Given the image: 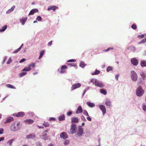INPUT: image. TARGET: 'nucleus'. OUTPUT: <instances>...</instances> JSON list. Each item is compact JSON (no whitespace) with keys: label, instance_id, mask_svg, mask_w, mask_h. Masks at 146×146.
Segmentation results:
<instances>
[{"label":"nucleus","instance_id":"nucleus-1","mask_svg":"<svg viewBox=\"0 0 146 146\" xmlns=\"http://www.w3.org/2000/svg\"><path fill=\"white\" fill-rule=\"evenodd\" d=\"M20 128V122H15L10 126V129L11 131H15L18 130Z\"/></svg>","mask_w":146,"mask_h":146},{"label":"nucleus","instance_id":"nucleus-2","mask_svg":"<svg viewBox=\"0 0 146 146\" xmlns=\"http://www.w3.org/2000/svg\"><path fill=\"white\" fill-rule=\"evenodd\" d=\"M90 82L93 83L96 86L102 88L104 86V85L101 82L93 78L91 79Z\"/></svg>","mask_w":146,"mask_h":146},{"label":"nucleus","instance_id":"nucleus-3","mask_svg":"<svg viewBox=\"0 0 146 146\" xmlns=\"http://www.w3.org/2000/svg\"><path fill=\"white\" fill-rule=\"evenodd\" d=\"M144 91L142 89L141 86H139L137 89L136 91V94L138 96H141L144 94Z\"/></svg>","mask_w":146,"mask_h":146},{"label":"nucleus","instance_id":"nucleus-4","mask_svg":"<svg viewBox=\"0 0 146 146\" xmlns=\"http://www.w3.org/2000/svg\"><path fill=\"white\" fill-rule=\"evenodd\" d=\"M76 125L74 123H72L70 126V128L69 133L71 134H73L75 133L76 132Z\"/></svg>","mask_w":146,"mask_h":146},{"label":"nucleus","instance_id":"nucleus-5","mask_svg":"<svg viewBox=\"0 0 146 146\" xmlns=\"http://www.w3.org/2000/svg\"><path fill=\"white\" fill-rule=\"evenodd\" d=\"M131 76L132 81L136 82L137 80V73L134 71L131 72Z\"/></svg>","mask_w":146,"mask_h":146},{"label":"nucleus","instance_id":"nucleus-6","mask_svg":"<svg viewBox=\"0 0 146 146\" xmlns=\"http://www.w3.org/2000/svg\"><path fill=\"white\" fill-rule=\"evenodd\" d=\"M25 113L23 112H19L17 113H14L13 114V116L17 117H23L25 115Z\"/></svg>","mask_w":146,"mask_h":146},{"label":"nucleus","instance_id":"nucleus-7","mask_svg":"<svg viewBox=\"0 0 146 146\" xmlns=\"http://www.w3.org/2000/svg\"><path fill=\"white\" fill-rule=\"evenodd\" d=\"M81 86V84L80 83H77L72 85L71 88V90H72L76 89L80 87Z\"/></svg>","mask_w":146,"mask_h":146},{"label":"nucleus","instance_id":"nucleus-8","mask_svg":"<svg viewBox=\"0 0 146 146\" xmlns=\"http://www.w3.org/2000/svg\"><path fill=\"white\" fill-rule=\"evenodd\" d=\"M99 107L102 111L103 114L104 115L106 113V109L105 106L103 105H99Z\"/></svg>","mask_w":146,"mask_h":146},{"label":"nucleus","instance_id":"nucleus-9","mask_svg":"<svg viewBox=\"0 0 146 146\" xmlns=\"http://www.w3.org/2000/svg\"><path fill=\"white\" fill-rule=\"evenodd\" d=\"M67 67L66 66L64 65L62 66L60 68V70L59 73L60 74L64 73L65 72V70L67 68Z\"/></svg>","mask_w":146,"mask_h":146},{"label":"nucleus","instance_id":"nucleus-10","mask_svg":"<svg viewBox=\"0 0 146 146\" xmlns=\"http://www.w3.org/2000/svg\"><path fill=\"white\" fill-rule=\"evenodd\" d=\"M83 130L81 127H79L77 133V134L79 136H81L83 133Z\"/></svg>","mask_w":146,"mask_h":146},{"label":"nucleus","instance_id":"nucleus-11","mask_svg":"<svg viewBox=\"0 0 146 146\" xmlns=\"http://www.w3.org/2000/svg\"><path fill=\"white\" fill-rule=\"evenodd\" d=\"M60 137L64 139H66L68 137V135L65 132H63L61 133L60 135Z\"/></svg>","mask_w":146,"mask_h":146},{"label":"nucleus","instance_id":"nucleus-12","mask_svg":"<svg viewBox=\"0 0 146 146\" xmlns=\"http://www.w3.org/2000/svg\"><path fill=\"white\" fill-rule=\"evenodd\" d=\"M131 61V63L134 66H137L138 64V61L137 59L135 58L132 59Z\"/></svg>","mask_w":146,"mask_h":146},{"label":"nucleus","instance_id":"nucleus-13","mask_svg":"<svg viewBox=\"0 0 146 146\" xmlns=\"http://www.w3.org/2000/svg\"><path fill=\"white\" fill-rule=\"evenodd\" d=\"M71 121L73 123H78L79 122V119L78 117H74L71 119Z\"/></svg>","mask_w":146,"mask_h":146},{"label":"nucleus","instance_id":"nucleus-14","mask_svg":"<svg viewBox=\"0 0 146 146\" xmlns=\"http://www.w3.org/2000/svg\"><path fill=\"white\" fill-rule=\"evenodd\" d=\"M58 7L56 6H49L48 7L47 10L49 11L50 10H52L55 11V10L58 9Z\"/></svg>","mask_w":146,"mask_h":146},{"label":"nucleus","instance_id":"nucleus-15","mask_svg":"<svg viewBox=\"0 0 146 146\" xmlns=\"http://www.w3.org/2000/svg\"><path fill=\"white\" fill-rule=\"evenodd\" d=\"M36 135L34 133H31L26 136V138L27 139H33L35 138Z\"/></svg>","mask_w":146,"mask_h":146},{"label":"nucleus","instance_id":"nucleus-16","mask_svg":"<svg viewBox=\"0 0 146 146\" xmlns=\"http://www.w3.org/2000/svg\"><path fill=\"white\" fill-rule=\"evenodd\" d=\"M14 120V119L13 117H9L7 118L6 120L4 122L5 123H7L10 122Z\"/></svg>","mask_w":146,"mask_h":146},{"label":"nucleus","instance_id":"nucleus-17","mask_svg":"<svg viewBox=\"0 0 146 146\" xmlns=\"http://www.w3.org/2000/svg\"><path fill=\"white\" fill-rule=\"evenodd\" d=\"M24 122L26 124H31L33 123L34 122V121L32 119H28L24 120Z\"/></svg>","mask_w":146,"mask_h":146},{"label":"nucleus","instance_id":"nucleus-18","mask_svg":"<svg viewBox=\"0 0 146 146\" xmlns=\"http://www.w3.org/2000/svg\"><path fill=\"white\" fill-rule=\"evenodd\" d=\"M82 111L83 110L81 107V106H79L78 108L76 113V114L80 113L82 112Z\"/></svg>","mask_w":146,"mask_h":146},{"label":"nucleus","instance_id":"nucleus-19","mask_svg":"<svg viewBox=\"0 0 146 146\" xmlns=\"http://www.w3.org/2000/svg\"><path fill=\"white\" fill-rule=\"evenodd\" d=\"M38 10L37 9H34L31 10L29 14V15L34 14L35 13L38 12Z\"/></svg>","mask_w":146,"mask_h":146},{"label":"nucleus","instance_id":"nucleus-20","mask_svg":"<svg viewBox=\"0 0 146 146\" xmlns=\"http://www.w3.org/2000/svg\"><path fill=\"white\" fill-rule=\"evenodd\" d=\"M15 6H13L11 7V9H9L6 11V13L7 14L10 13L14 10V9L15 8Z\"/></svg>","mask_w":146,"mask_h":146},{"label":"nucleus","instance_id":"nucleus-21","mask_svg":"<svg viewBox=\"0 0 146 146\" xmlns=\"http://www.w3.org/2000/svg\"><path fill=\"white\" fill-rule=\"evenodd\" d=\"M65 117L64 114H62L59 116L58 118L59 121H62L65 120Z\"/></svg>","mask_w":146,"mask_h":146},{"label":"nucleus","instance_id":"nucleus-22","mask_svg":"<svg viewBox=\"0 0 146 146\" xmlns=\"http://www.w3.org/2000/svg\"><path fill=\"white\" fill-rule=\"evenodd\" d=\"M90 107H93L95 106V104L90 102H88L86 103Z\"/></svg>","mask_w":146,"mask_h":146},{"label":"nucleus","instance_id":"nucleus-23","mask_svg":"<svg viewBox=\"0 0 146 146\" xmlns=\"http://www.w3.org/2000/svg\"><path fill=\"white\" fill-rule=\"evenodd\" d=\"M140 64L142 67H146V61L143 60L141 61Z\"/></svg>","mask_w":146,"mask_h":146},{"label":"nucleus","instance_id":"nucleus-24","mask_svg":"<svg viewBox=\"0 0 146 146\" xmlns=\"http://www.w3.org/2000/svg\"><path fill=\"white\" fill-rule=\"evenodd\" d=\"M31 70V68H30L29 66L28 67H25L22 70V71H30Z\"/></svg>","mask_w":146,"mask_h":146},{"label":"nucleus","instance_id":"nucleus-25","mask_svg":"<svg viewBox=\"0 0 146 146\" xmlns=\"http://www.w3.org/2000/svg\"><path fill=\"white\" fill-rule=\"evenodd\" d=\"M27 18H26L24 19H20V23L22 24V25H24L25 24V23L26 21L27 20Z\"/></svg>","mask_w":146,"mask_h":146},{"label":"nucleus","instance_id":"nucleus-26","mask_svg":"<svg viewBox=\"0 0 146 146\" xmlns=\"http://www.w3.org/2000/svg\"><path fill=\"white\" fill-rule=\"evenodd\" d=\"M6 86L9 88H11L14 89H16V88L15 87L13 86L12 85H11L9 84H7L6 85Z\"/></svg>","mask_w":146,"mask_h":146},{"label":"nucleus","instance_id":"nucleus-27","mask_svg":"<svg viewBox=\"0 0 146 146\" xmlns=\"http://www.w3.org/2000/svg\"><path fill=\"white\" fill-rule=\"evenodd\" d=\"M15 140V139H12L9 140L7 143V144L10 146H11L12 143Z\"/></svg>","mask_w":146,"mask_h":146},{"label":"nucleus","instance_id":"nucleus-28","mask_svg":"<svg viewBox=\"0 0 146 146\" xmlns=\"http://www.w3.org/2000/svg\"><path fill=\"white\" fill-rule=\"evenodd\" d=\"M100 71L97 70H96L95 71V72L92 73V74L93 75H97L100 74Z\"/></svg>","mask_w":146,"mask_h":146},{"label":"nucleus","instance_id":"nucleus-29","mask_svg":"<svg viewBox=\"0 0 146 146\" xmlns=\"http://www.w3.org/2000/svg\"><path fill=\"white\" fill-rule=\"evenodd\" d=\"M105 104L106 105L110 106H111V102L109 100H107L105 102Z\"/></svg>","mask_w":146,"mask_h":146},{"label":"nucleus","instance_id":"nucleus-30","mask_svg":"<svg viewBox=\"0 0 146 146\" xmlns=\"http://www.w3.org/2000/svg\"><path fill=\"white\" fill-rule=\"evenodd\" d=\"M140 74L141 77H142L143 79V80H144L145 79L146 76L145 73H144L143 72H142L140 73Z\"/></svg>","mask_w":146,"mask_h":146},{"label":"nucleus","instance_id":"nucleus-31","mask_svg":"<svg viewBox=\"0 0 146 146\" xmlns=\"http://www.w3.org/2000/svg\"><path fill=\"white\" fill-rule=\"evenodd\" d=\"M44 50H42L40 53V55L38 59H40L42 56L44 54Z\"/></svg>","mask_w":146,"mask_h":146},{"label":"nucleus","instance_id":"nucleus-32","mask_svg":"<svg viewBox=\"0 0 146 146\" xmlns=\"http://www.w3.org/2000/svg\"><path fill=\"white\" fill-rule=\"evenodd\" d=\"M23 44H22L19 48L15 50L13 52V53H15L18 52L19 50H20L21 48H22V46H23Z\"/></svg>","mask_w":146,"mask_h":146},{"label":"nucleus","instance_id":"nucleus-33","mask_svg":"<svg viewBox=\"0 0 146 146\" xmlns=\"http://www.w3.org/2000/svg\"><path fill=\"white\" fill-rule=\"evenodd\" d=\"M100 92L101 93L104 94L106 95L107 94L106 90L104 89H101L100 90Z\"/></svg>","mask_w":146,"mask_h":146},{"label":"nucleus","instance_id":"nucleus-34","mask_svg":"<svg viewBox=\"0 0 146 146\" xmlns=\"http://www.w3.org/2000/svg\"><path fill=\"white\" fill-rule=\"evenodd\" d=\"M86 64L84 62H82L80 64V66L82 68H84L86 66Z\"/></svg>","mask_w":146,"mask_h":146},{"label":"nucleus","instance_id":"nucleus-35","mask_svg":"<svg viewBox=\"0 0 146 146\" xmlns=\"http://www.w3.org/2000/svg\"><path fill=\"white\" fill-rule=\"evenodd\" d=\"M7 26L5 25L1 29H0V32H3L7 28Z\"/></svg>","mask_w":146,"mask_h":146},{"label":"nucleus","instance_id":"nucleus-36","mask_svg":"<svg viewBox=\"0 0 146 146\" xmlns=\"http://www.w3.org/2000/svg\"><path fill=\"white\" fill-rule=\"evenodd\" d=\"M29 66L30 67V68H31V67L34 68L35 66V63H32L29 64Z\"/></svg>","mask_w":146,"mask_h":146},{"label":"nucleus","instance_id":"nucleus-37","mask_svg":"<svg viewBox=\"0 0 146 146\" xmlns=\"http://www.w3.org/2000/svg\"><path fill=\"white\" fill-rule=\"evenodd\" d=\"M27 74L26 72H22L19 74V76L20 77H21L23 76H25Z\"/></svg>","mask_w":146,"mask_h":146},{"label":"nucleus","instance_id":"nucleus-38","mask_svg":"<svg viewBox=\"0 0 146 146\" xmlns=\"http://www.w3.org/2000/svg\"><path fill=\"white\" fill-rule=\"evenodd\" d=\"M67 64L68 65H70L71 66H73L74 67H76L77 66L76 64H75L74 63H67Z\"/></svg>","mask_w":146,"mask_h":146},{"label":"nucleus","instance_id":"nucleus-39","mask_svg":"<svg viewBox=\"0 0 146 146\" xmlns=\"http://www.w3.org/2000/svg\"><path fill=\"white\" fill-rule=\"evenodd\" d=\"M112 70V67L110 66H108L107 69V71L108 72H109L110 70Z\"/></svg>","mask_w":146,"mask_h":146},{"label":"nucleus","instance_id":"nucleus-40","mask_svg":"<svg viewBox=\"0 0 146 146\" xmlns=\"http://www.w3.org/2000/svg\"><path fill=\"white\" fill-rule=\"evenodd\" d=\"M131 28L133 29H136L137 28V27L135 24L132 25L131 26Z\"/></svg>","mask_w":146,"mask_h":146},{"label":"nucleus","instance_id":"nucleus-41","mask_svg":"<svg viewBox=\"0 0 146 146\" xmlns=\"http://www.w3.org/2000/svg\"><path fill=\"white\" fill-rule=\"evenodd\" d=\"M43 125L45 127H47L49 125V124L48 122H45L43 123Z\"/></svg>","mask_w":146,"mask_h":146},{"label":"nucleus","instance_id":"nucleus-42","mask_svg":"<svg viewBox=\"0 0 146 146\" xmlns=\"http://www.w3.org/2000/svg\"><path fill=\"white\" fill-rule=\"evenodd\" d=\"M146 42V38L140 41L139 43H143Z\"/></svg>","mask_w":146,"mask_h":146},{"label":"nucleus","instance_id":"nucleus-43","mask_svg":"<svg viewBox=\"0 0 146 146\" xmlns=\"http://www.w3.org/2000/svg\"><path fill=\"white\" fill-rule=\"evenodd\" d=\"M42 18L40 16H38L36 18V20L38 21H40L42 20Z\"/></svg>","mask_w":146,"mask_h":146},{"label":"nucleus","instance_id":"nucleus-44","mask_svg":"<svg viewBox=\"0 0 146 146\" xmlns=\"http://www.w3.org/2000/svg\"><path fill=\"white\" fill-rule=\"evenodd\" d=\"M84 114L85 115H86V116H89L88 112L85 110L84 111Z\"/></svg>","mask_w":146,"mask_h":146},{"label":"nucleus","instance_id":"nucleus-45","mask_svg":"<svg viewBox=\"0 0 146 146\" xmlns=\"http://www.w3.org/2000/svg\"><path fill=\"white\" fill-rule=\"evenodd\" d=\"M12 62V60L11 58H9L7 62V64H9L10 63H11Z\"/></svg>","mask_w":146,"mask_h":146},{"label":"nucleus","instance_id":"nucleus-46","mask_svg":"<svg viewBox=\"0 0 146 146\" xmlns=\"http://www.w3.org/2000/svg\"><path fill=\"white\" fill-rule=\"evenodd\" d=\"M47 132V130H45L43 131L42 133V135L45 136L46 135V133Z\"/></svg>","mask_w":146,"mask_h":146},{"label":"nucleus","instance_id":"nucleus-47","mask_svg":"<svg viewBox=\"0 0 146 146\" xmlns=\"http://www.w3.org/2000/svg\"><path fill=\"white\" fill-rule=\"evenodd\" d=\"M76 60L74 59L69 60L67 61L68 62H74L76 61Z\"/></svg>","mask_w":146,"mask_h":146},{"label":"nucleus","instance_id":"nucleus-48","mask_svg":"<svg viewBox=\"0 0 146 146\" xmlns=\"http://www.w3.org/2000/svg\"><path fill=\"white\" fill-rule=\"evenodd\" d=\"M143 109L144 111H146V106L144 104L143 105Z\"/></svg>","mask_w":146,"mask_h":146},{"label":"nucleus","instance_id":"nucleus-49","mask_svg":"<svg viewBox=\"0 0 146 146\" xmlns=\"http://www.w3.org/2000/svg\"><path fill=\"white\" fill-rule=\"evenodd\" d=\"M4 129L3 128L0 129V134H2L3 133Z\"/></svg>","mask_w":146,"mask_h":146},{"label":"nucleus","instance_id":"nucleus-50","mask_svg":"<svg viewBox=\"0 0 146 146\" xmlns=\"http://www.w3.org/2000/svg\"><path fill=\"white\" fill-rule=\"evenodd\" d=\"M81 119L83 121H86V119H85L84 117L82 115L81 116Z\"/></svg>","mask_w":146,"mask_h":146},{"label":"nucleus","instance_id":"nucleus-51","mask_svg":"<svg viewBox=\"0 0 146 146\" xmlns=\"http://www.w3.org/2000/svg\"><path fill=\"white\" fill-rule=\"evenodd\" d=\"M113 48H108L106 50H105V52L108 51L110 50H113Z\"/></svg>","mask_w":146,"mask_h":146},{"label":"nucleus","instance_id":"nucleus-52","mask_svg":"<svg viewBox=\"0 0 146 146\" xmlns=\"http://www.w3.org/2000/svg\"><path fill=\"white\" fill-rule=\"evenodd\" d=\"M72 112L71 111H69L67 113V115L68 116H70L72 114Z\"/></svg>","mask_w":146,"mask_h":146},{"label":"nucleus","instance_id":"nucleus-53","mask_svg":"<svg viewBox=\"0 0 146 146\" xmlns=\"http://www.w3.org/2000/svg\"><path fill=\"white\" fill-rule=\"evenodd\" d=\"M25 60H26L25 59V58H24L22 59L19 62L20 63H21L23 62H24Z\"/></svg>","mask_w":146,"mask_h":146},{"label":"nucleus","instance_id":"nucleus-54","mask_svg":"<svg viewBox=\"0 0 146 146\" xmlns=\"http://www.w3.org/2000/svg\"><path fill=\"white\" fill-rule=\"evenodd\" d=\"M55 119L54 117H50L49 119V120L50 121H52V120L55 121Z\"/></svg>","mask_w":146,"mask_h":146},{"label":"nucleus","instance_id":"nucleus-55","mask_svg":"<svg viewBox=\"0 0 146 146\" xmlns=\"http://www.w3.org/2000/svg\"><path fill=\"white\" fill-rule=\"evenodd\" d=\"M87 119L88 120L90 121H91L92 120L91 118L90 117H87Z\"/></svg>","mask_w":146,"mask_h":146},{"label":"nucleus","instance_id":"nucleus-56","mask_svg":"<svg viewBox=\"0 0 146 146\" xmlns=\"http://www.w3.org/2000/svg\"><path fill=\"white\" fill-rule=\"evenodd\" d=\"M52 41H50V42H49L48 44V46H50L52 44Z\"/></svg>","mask_w":146,"mask_h":146},{"label":"nucleus","instance_id":"nucleus-57","mask_svg":"<svg viewBox=\"0 0 146 146\" xmlns=\"http://www.w3.org/2000/svg\"><path fill=\"white\" fill-rule=\"evenodd\" d=\"M4 139V137H0V142H1V141H3Z\"/></svg>","mask_w":146,"mask_h":146},{"label":"nucleus","instance_id":"nucleus-58","mask_svg":"<svg viewBox=\"0 0 146 146\" xmlns=\"http://www.w3.org/2000/svg\"><path fill=\"white\" fill-rule=\"evenodd\" d=\"M88 88H86V89H85V90H84V92L83 93V95H84V94H85V92H86V91H87L88 90Z\"/></svg>","mask_w":146,"mask_h":146},{"label":"nucleus","instance_id":"nucleus-59","mask_svg":"<svg viewBox=\"0 0 146 146\" xmlns=\"http://www.w3.org/2000/svg\"><path fill=\"white\" fill-rule=\"evenodd\" d=\"M119 76V75L118 74H117L115 76V78L117 79V80H118V78Z\"/></svg>","mask_w":146,"mask_h":146},{"label":"nucleus","instance_id":"nucleus-60","mask_svg":"<svg viewBox=\"0 0 146 146\" xmlns=\"http://www.w3.org/2000/svg\"><path fill=\"white\" fill-rule=\"evenodd\" d=\"M139 37H141V38H142L144 37V35H139Z\"/></svg>","mask_w":146,"mask_h":146},{"label":"nucleus","instance_id":"nucleus-61","mask_svg":"<svg viewBox=\"0 0 146 146\" xmlns=\"http://www.w3.org/2000/svg\"><path fill=\"white\" fill-rule=\"evenodd\" d=\"M99 145H97L96 146H100V138L99 139Z\"/></svg>","mask_w":146,"mask_h":146},{"label":"nucleus","instance_id":"nucleus-62","mask_svg":"<svg viewBox=\"0 0 146 146\" xmlns=\"http://www.w3.org/2000/svg\"><path fill=\"white\" fill-rule=\"evenodd\" d=\"M38 128H43V126H38Z\"/></svg>","mask_w":146,"mask_h":146},{"label":"nucleus","instance_id":"nucleus-63","mask_svg":"<svg viewBox=\"0 0 146 146\" xmlns=\"http://www.w3.org/2000/svg\"><path fill=\"white\" fill-rule=\"evenodd\" d=\"M84 124H85V123L84 122H83L82 124V126H84Z\"/></svg>","mask_w":146,"mask_h":146},{"label":"nucleus","instance_id":"nucleus-64","mask_svg":"<svg viewBox=\"0 0 146 146\" xmlns=\"http://www.w3.org/2000/svg\"><path fill=\"white\" fill-rule=\"evenodd\" d=\"M2 114L1 113H0V119H1V118L2 117Z\"/></svg>","mask_w":146,"mask_h":146}]
</instances>
